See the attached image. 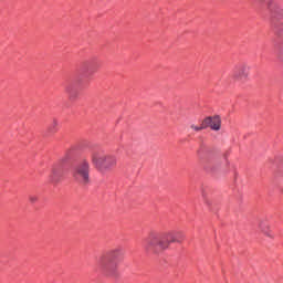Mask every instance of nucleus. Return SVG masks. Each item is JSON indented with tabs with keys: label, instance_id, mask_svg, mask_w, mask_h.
<instances>
[{
	"label": "nucleus",
	"instance_id": "obj_1",
	"mask_svg": "<svg viewBox=\"0 0 283 283\" xmlns=\"http://www.w3.org/2000/svg\"><path fill=\"white\" fill-rule=\"evenodd\" d=\"M185 242V232L169 231L164 234L150 232L144 240L143 247L147 253H163L170 244Z\"/></svg>",
	"mask_w": 283,
	"mask_h": 283
},
{
	"label": "nucleus",
	"instance_id": "obj_2",
	"mask_svg": "<svg viewBox=\"0 0 283 283\" xmlns=\"http://www.w3.org/2000/svg\"><path fill=\"white\" fill-rule=\"evenodd\" d=\"M123 255L122 248L107 250L97 259L96 273L105 277H115L118 275V266L123 262Z\"/></svg>",
	"mask_w": 283,
	"mask_h": 283
},
{
	"label": "nucleus",
	"instance_id": "obj_3",
	"mask_svg": "<svg viewBox=\"0 0 283 283\" xmlns=\"http://www.w3.org/2000/svg\"><path fill=\"white\" fill-rule=\"evenodd\" d=\"M91 160L94 167L102 174L116 169V165H118L116 155L106 154L103 149L94 150L91 155Z\"/></svg>",
	"mask_w": 283,
	"mask_h": 283
},
{
	"label": "nucleus",
	"instance_id": "obj_4",
	"mask_svg": "<svg viewBox=\"0 0 283 283\" xmlns=\"http://www.w3.org/2000/svg\"><path fill=\"white\" fill-rule=\"evenodd\" d=\"M70 153L63 156L59 161H56L51 169V174L49 175V181L53 185H56L63 180L65 174L70 170Z\"/></svg>",
	"mask_w": 283,
	"mask_h": 283
},
{
	"label": "nucleus",
	"instance_id": "obj_5",
	"mask_svg": "<svg viewBox=\"0 0 283 283\" xmlns=\"http://www.w3.org/2000/svg\"><path fill=\"white\" fill-rule=\"evenodd\" d=\"M72 177L77 185L87 187V185L92 182V179L90 178V160L81 159L75 166H73Z\"/></svg>",
	"mask_w": 283,
	"mask_h": 283
},
{
	"label": "nucleus",
	"instance_id": "obj_6",
	"mask_svg": "<svg viewBox=\"0 0 283 283\" xmlns=\"http://www.w3.org/2000/svg\"><path fill=\"white\" fill-rule=\"evenodd\" d=\"M268 10L270 13V21L274 28L283 27V4L277 0L268 1Z\"/></svg>",
	"mask_w": 283,
	"mask_h": 283
},
{
	"label": "nucleus",
	"instance_id": "obj_7",
	"mask_svg": "<svg viewBox=\"0 0 283 283\" xmlns=\"http://www.w3.org/2000/svg\"><path fill=\"white\" fill-rule=\"evenodd\" d=\"M98 70H101V60L98 57H92L82 64V74L85 81H91Z\"/></svg>",
	"mask_w": 283,
	"mask_h": 283
},
{
	"label": "nucleus",
	"instance_id": "obj_8",
	"mask_svg": "<svg viewBox=\"0 0 283 283\" xmlns=\"http://www.w3.org/2000/svg\"><path fill=\"white\" fill-rule=\"evenodd\" d=\"M249 65L241 63L237 64L232 71L233 81H238V83H245L249 81Z\"/></svg>",
	"mask_w": 283,
	"mask_h": 283
},
{
	"label": "nucleus",
	"instance_id": "obj_9",
	"mask_svg": "<svg viewBox=\"0 0 283 283\" xmlns=\"http://www.w3.org/2000/svg\"><path fill=\"white\" fill-rule=\"evenodd\" d=\"M203 125L206 129H209L210 127L212 132H220L222 128V118H220L219 115L208 116L203 118Z\"/></svg>",
	"mask_w": 283,
	"mask_h": 283
},
{
	"label": "nucleus",
	"instance_id": "obj_10",
	"mask_svg": "<svg viewBox=\"0 0 283 283\" xmlns=\"http://www.w3.org/2000/svg\"><path fill=\"white\" fill-rule=\"evenodd\" d=\"M64 94L67 95L70 101L78 98V91H76V85H74V83H67L64 85Z\"/></svg>",
	"mask_w": 283,
	"mask_h": 283
},
{
	"label": "nucleus",
	"instance_id": "obj_11",
	"mask_svg": "<svg viewBox=\"0 0 283 283\" xmlns=\"http://www.w3.org/2000/svg\"><path fill=\"white\" fill-rule=\"evenodd\" d=\"M259 229L263 235H266V238H270L271 240L275 238L273 230H271V224L268 221H261L259 223Z\"/></svg>",
	"mask_w": 283,
	"mask_h": 283
},
{
	"label": "nucleus",
	"instance_id": "obj_12",
	"mask_svg": "<svg viewBox=\"0 0 283 283\" xmlns=\"http://www.w3.org/2000/svg\"><path fill=\"white\" fill-rule=\"evenodd\" d=\"M56 132H59V120L53 119L46 128V135L53 136V134H56Z\"/></svg>",
	"mask_w": 283,
	"mask_h": 283
},
{
	"label": "nucleus",
	"instance_id": "obj_13",
	"mask_svg": "<svg viewBox=\"0 0 283 283\" xmlns=\"http://www.w3.org/2000/svg\"><path fill=\"white\" fill-rule=\"evenodd\" d=\"M190 128L192 129V132H202L207 129L203 120L201 122L200 125H196V124L190 125Z\"/></svg>",
	"mask_w": 283,
	"mask_h": 283
},
{
	"label": "nucleus",
	"instance_id": "obj_14",
	"mask_svg": "<svg viewBox=\"0 0 283 283\" xmlns=\"http://www.w3.org/2000/svg\"><path fill=\"white\" fill-rule=\"evenodd\" d=\"M29 201L31 202V205L39 202V196L36 195L29 196Z\"/></svg>",
	"mask_w": 283,
	"mask_h": 283
},
{
	"label": "nucleus",
	"instance_id": "obj_15",
	"mask_svg": "<svg viewBox=\"0 0 283 283\" xmlns=\"http://www.w3.org/2000/svg\"><path fill=\"white\" fill-rule=\"evenodd\" d=\"M213 163H214L213 160H209V161H208V165L206 166V170H207V171H211V169H212V168H211V165H213Z\"/></svg>",
	"mask_w": 283,
	"mask_h": 283
},
{
	"label": "nucleus",
	"instance_id": "obj_16",
	"mask_svg": "<svg viewBox=\"0 0 283 283\" xmlns=\"http://www.w3.org/2000/svg\"><path fill=\"white\" fill-rule=\"evenodd\" d=\"M279 59H280L281 61H283V59L281 57V55H279Z\"/></svg>",
	"mask_w": 283,
	"mask_h": 283
},
{
	"label": "nucleus",
	"instance_id": "obj_17",
	"mask_svg": "<svg viewBox=\"0 0 283 283\" xmlns=\"http://www.w3.org/2000/svg\"><path fill=\"white\" fill-rule=\"evenodd\" d=\"M261 3L264 2V0H259Z\"/></svg>",
	"mask_w": 283,
	"mask_h": 283
}]
</instances>
